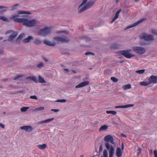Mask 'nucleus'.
Wrapping results in <instances>:
<instances>
[{
	"instance_id": "nucleus-36",
	"label": "nucleus",
	"mask_w": 157,
	"mask_h": 157,
	"mask_svg": "<svg viewBox=\"0 0 157 157\" xmlns=\"http://www.w3.org/2000/svg\"><path fill=\"white\" fill-rule=\"evenodd\" d=\"M29 109V107H23L21 109V112H25L26 111Z\"/></svg>"
},
{
	"instance_id": "nucleus-2",
	"label": "nucleus",
	"mask_w": 157,
	"mask_h": 157,
	"mask_svg": "<svg viewBox=\"0 0 157 157\" xmlns=\"http://www.w3.org/2000/svg\"><path fill=\"white\" fill-rule=\"evenodd\" d=\"M18 21L22 23L23 25L27 27H33L39 24V22L35 19H29L27 18L19 19Z\"/></svg>"
},
{
	"instance_id": "nucleus-33",
	"label": "nucleus",
	"mask_w": 157,
	"mask_h": 157,
	"mask_svg": "<svg viewBox=\"0 0 157 157\" xmlns=\"http://www.w3.org/2000/svg\"><path fill=\"white\" fill-rule=\"evenodd\" d=\"M19 5L18 4H15L10 7L11 10H13L17 8V6Z\"/></svg>"
},
{
	"instance_id": "nucleus-53",
	"label": "nucleus",
	"mask_w": 157,
	"mask_h": 157,
	"mask_svg": "<svg viewBox=\"0 0 157 157\" xmlns=\"http://www.w3.org/2000/svg\"><path fill=\"white\" fill-rule=\"evenodd\" d=\"M140 45H146V44L144 43H143L142 42H140Z\"/></svg>"
},
{
	"instance_id": "nucleus-14",
	"label": "nucleus",
	"mask_w": 157,
	"mask_h": 157,
	"mask_svg": "<svg viewBox=\"0 0 157 157\" xmlns=\"http://www.w3.org/2000/svg\"><path fill=\"white\" fill-rule=\"evenodd\" d=\"M20 129L21 130H24L27 132H30L33 130V128L30 126H24L21 127Z\"/></svg>"
},
{
	"instance_id": "nucleus-34",
	"label": "nucleus",
	"mask_w": 157,
	"mask_h": 157,
	"mask_svg": "<svg viewBox=\"0 0 157 157\" xmlns=\"http://www.w3.org/2000/svg\"><path fill=\"white\" fill-rule=\"evenodd\" d=\"M103 157H108V154L107 151L105 149L103 151Z\"/></svg>"
},
{
	"instance_id": "nucleus-15",
	"label": "nucleus",
	"mask_w": 157,
	"mask_h": 157,
	"mask_svg": "<svg viewBox=\"0 0 157 157\" xmlns=\"http://www.w3.org/2000/svg\"><path fill=\"white\" fill-rule=\"evenodd\" d=\"M89 82L88 81L83 82L75 86L76 88L82 87L89 84Z\"/></svg>"
},
{
	"instance_id": "nucleus-62",
	"label": "nucleus",
	"mask_w": 157,
	"mask_h": 157,
	"mask_svg": "<svg viewBox=\"0 0 157 157\" xmlns=\"http://www.w3.org/2000/svg\"><path fill=\"white\" fill-rule=\"evenodd\" d=\"M2 8H6L5 7H2V6H0V9H1Z\"/></svg>"
},
{
	"instance_id": "nucleus-37",
	"label": "nucleus",
	"mask_w": 157,
	"mask_h": 157,
	"mask_svg": "<svg viewBox=\"0 0 157 157\" xmlns=\"http://www.w3.org/2000/svg\"><path fill=\"white\" fill-rule=\"evenodd\" d=\"M150 31L152 33L157 35V29H152Z\"/></svg>"
},
{
	"instance_id": "nucleus-27",
	"label": "nucleus",
	"mask_w": 157,
	"mask_h": 157,
	"mask_svg": "<svg viewBox=\"0 0 157 157\" xmlns=\"http://www.w3.org/2000/svg\"><path fill=\"white\" fill-rule=\"evenodd\" d=\"M33 43L36 45H39L41 43L40 40L37 39H35L33 41Z\"/></svg>"
},
{
	"instance_id": "nucleus-51",
	"label": "nucleus",
	"mask_w": 157,
	"mask_h": 157,
	"mask_svg": "<svg viewBox=\"0 0 157 157\" xmlns=\"http://www.w3.org/2000/svg\"><path fill=\"white\" fill-rule=\"evenodd\" d=\"M115 108H123V105L116 106Z\"/></svg>"
},
{
	"instance_id": "nucleus-21",
	"label": "nucleus",
	"mask_w": 157,
	"mask_h": 157,
	"mask_svg": "<svg viewBox=\"0 0 157 157\" xmlns=\"http://www.w3.org/2000/svg\"><path fill=\"white\" fill-rule=\"evenodd\" d=\"M108 127V125L105 124L104 125L100 128L99 131L100 132H101L104 131H106Z\"/></svg>"
},
{
	"instance_id": "nucleus-1",
	"label": "nucleus",
	"mask_w": 157,
	"mask_h": 157,
	"mask_svg": "<svg viewBox=\"0 0 157 157\" xmlns=\"http://www.w3.org/2000/svg\"><path fill=\"white\" fill-rule=\"evenodd\" d=\"M104 140L106 142L105 143V147L106 149L109 150V157H113L115 153V149L114 147L110 145L109 142L116 146V143L114 140V139L112 136L111 135H108L105 136Z\"/></svg>"
},
{
	"instance_id": "nucleus-24",
	"label": "nucleus",
	"mask_w": 157,
	"mask_h": 157,
	"mask_svg": "<svg viewBox=\"0 0 157 157\" xmlns=\"http://www.w3.org/2000/svg\"><path fill=\"white\" fill-rule=\"evenodd\" d=\"M140 85L144 86H147L150 85L148 82L143 81L140 82Z\"/></svg>"
},
{
	"instance_id": "nucleus-6",
	"label": "nucleus",
	"mask_w": 157,
	"mask_h": 157,
	"mask_svg": "<svg viewBox=\"0 0 157 157\" xmlns=\"http://www.w3.org/2000/svg\"><path fill=\"white\" fill-rule=\"evenodd\" d=\"M139 37L140 39L144 40L147 41H153L155 39L152 35L144 33L141 34Z\"/></svg>"
},
{
	"instance_id": "nucleus-54",
	"label": "nucleus",
	"mask_w": 157,
	"mask_h": 157,
	"mask_svg": "<svg viewBox=\"0 0 157 157\" xmlns=\"http://www.w3.org/2000/svg\"><path fill=\"white\" fill-rule=\"evenodd\" d=\"M3 52V51L2 49H0V55L2 54Z\"/></svg>"
},
{
	"instance_id": "nucleus-19",
	"label": "nucleus",
	"mask_w": 157,
	"mask_h": 157,
	"mask_svg": "<svg viewBox=\"0 0 157 157\" xmlns=\"http://www.w3.org/2000/svg\"><path fill=\"white\" fill-rule=\"evenodd\" d=\"M36 147L40 149L44 150L46 148L47 144H38L36 146Z\"/></svg>"
},
{
	"instance_id": "nucleus-47",
	"label": "nucleus",
	"mask_w": 157,
	"mask_h": 157,
	"mask_svg": "<svg viewBox=\"0 0 157 157\" xmlns=\"http://www.w3.org/2000/svg\"><path fill=\"white\" fill-rule=\"evenodd\" d=\"M154 153L155 155V157H157V151L155 150L154 151Z\"/></svg>"
},
{
	"instance_id": "nucleus-7",
	"label": "nucleus",
	"mask_w": 157,
	"mask_h": 157,
	"mask_svg": "<svg viewBox=\"0 0 157 157\" xmlns=\"http://www.w3.org/2000/svg\"><path fill=\"white\" fill-rule=\"evenodd\" d=\"M10 33L11 34L9 36L7 40L13 43L16 42V41H14V40L17 35V33L16 32H15L12 30H10L6 31L5 33V34H7Z\"/></svg>"
},
{
	"instance_id": "nucleus-9",
	"label": "nucleus",
	"mask_w": 157,
	"mask_h": 157,
	"mask_svg": "<svg viewBox=\"0 0 157 157\" xmlns=\"http://www.w3.org/2000/svg\"><path fill=\"white\" fill-rule=\"evenodd\" d=\"M87 1L88 0H83L82 3L78 6L77 9L78 13H81L87 10L85 5Z\"/></svg>"
},
{
	"instance_id": "nucleus-5",
	"label": "nucleus",
	"mask_w": 157,
	"mask_h": 157,
	"mask_svg": "<svg viewBox=\"0 0 157 157\" xmlns=\"http://www.w3.org/2000/svg\"><path fill=\"white\" fill-rule=\"evenodd\" d=\"M132 51L139 55L144 54L146 50L144 47L140 46H134L132 47Z\"/></svg>"
},
{
	"instance_id": "nucleus-11",
	"label": "nucleus",
	"mask_w": 157,
	"mask_h": 157,
	"mask_svg": "<svg viewBox=\"0 0 157 157\" xmlns=\"http://www.w3.org/2000/svg\"><path fill=\"white\" fill-rule=\"evenodd\" d=\"M148 81L150 85L156 84L157 83V76L152 75L148 79Z\"/></svg>"
},
{
	"instance_id": "nucleus-56",
	"label": "nucleus",
	"mask_w": 157,
	"mask_h": 157,
	"mask_svg": "<svg viewBox=\"0 0 157 157\" xmlns=\"http://www.w3.org/2000/svg\"><path fill=\"white\" fill-rule=\"evenodd\" d=\"M8 80V79L7 78L4 79H2V81L3 82H5L7 81Z\"/></svg>"
},
{
	"instance_id": "nucleus-46",
	"label": "nucleus",
	"mask_w": 157,
	"mask_h": 157,
	"mask_svg": "<svg viewBox=\"0 0 157 157\" xmlns=\"http://www.w3.org/2000/svg\"><path fill=\"white\" fill-rule=\"evenodd\" d=\"M85 55H94V54L93 53H92L90 52H87L85 53Z\"/></svg>"
},
{
	"instance_id": "nucleus-17",
	"label": "nucleus",
	"mask_w": 157,
	"mask_h": 157,
	"mask_svg": "<svg viewBox=\"0 0 157 157\" xmlns=\"http://www.w3.org/2000/svg\"><path fill=\"white\" fill-rule=\"evenodd\" d=\"M95 3V1L94 0L90 1L85 4V6L87 9H88L90 8L91 7L93 6Z\"/></svg>"
},
{
	"instance_id": "nucleus-32",
	"label": "nucleus",
	"mask_w": 157,
	"mask_h": 157,
	"mask_svg": "<svg viewBox=\"0 0 157 157\" xmlns=\"http://www.w3.org/2000/svg\"><path fill=\"white\" fill-rule=\"evenodd\" d=\"M55 102L61 103H65L67 102V100L65 99H62L57 100Z\"/></svg>"
},
{
	"instance_id": "nucleus-4",
	"label": "nucleus",
	"mask_w": 157,
	"mask_h": 157,
	"mask_svg": "<svg viewBox=\"0 0 157 157\" xmlns=\"http://www.w3.org/2000/svg\"><path fill=\"white\" fill-rule=\"evenodd\" d=\"M31 13L27 11L19 10L17 12V14H15L12 15L10 17V19L11 20H13L14 21L20 23V22L18 21L19 19H24V18H19V14H30Z\"/></svg>"
},
{
	"instance_id": "nucleus-60",
	"label": "nucleus",
	"mask_w": 157,
	"mask_h": 157,
	"mask_svg": "<svg viewBox=\"0 0 157 157\" xmlns=\"http://www.w3.org/2000/svg\"><path fill=\"white\" fill-rule=\"evenodd\" d=\"M3 39V37H0V40H2Z\"/></svg>"
},
{
	"instance_id": "nucleus-43",
	"label": "nucleus",
	"mask_w": 157,
	"mask_h": 157,
	"mask_svg": "<svg viewBox=\"0 0 157 157\" xmlns=\"http://www.w3.org/2000/svg\"><path fill=\"white\" fill-rule=\"evenodd\" d=\"M138 148V151H139V153H138V155H139V154L140 153L141 151V149L139 147H138V146H136L135 147V148Z\"/></svg>"
},
{
	"instance_id": "nucleus-30",
	"label": "nucleus",
	"mask_w": 157,
	"mask_h": 157,
	"mask_svg": "<svg viewBox=\"0 0 157 157\" xmlns=\"http://www.w3.org/2000/svg\"><path fill=\"white\" fill-rule=\"evenodd\" d=\"M44 107L43 106H41L39 108H35L34 110V111H41L44 110Z\"/></svg>"
},
{
	"instance_id": "nucleus-28",
	"label": "nucleus",
	"mask_w": 157,
	"mask_h": 157,
	"mask_svg": "<svg viewBox=\"0 0 157 157\" xmlns=\"http://www.w3.org/2000/svg\"><path fill=\"white\" fill-rule=\"evenodd\" d=\"M145 69H142L137 70L136 71V72L139 74H143L145 72Z\"/></svg>"
},
{
	"instance_id": "nucleus-25",
	"label": "nucleus",
	"mask_w": 157,
	"mask_h": 157,
	"mask_svg": "<svg viewBox=\"0 0 157 157\" xmlns=\"http://www.w3.org/2000/svg\"><path fill=\"white\" fill-rule=\"evenodd\" d=\"M24 35V34H20L17 39L16 40V43H19V41L22 39Z\"/></svg>"
},
{
	"instance_id": "nucleus-31",
	"label": "nucleus",
	"mask_w": 157,
	"mask_h": 157,
	"mask_svg": "<svg viewBox=\"0 0 157 157\" xmlns=\"http://www.w3.org/2000/svg\"><path fill=\"white\" fill-rule=\"evenodd\" d=\"M106 113L107 114H112L113 115H116L117 113V112L114 111H107Z\"/></svg>"
},
{
	"instance_id": "nucleus-61",
	"label": "nucleus",
	"mask_w": 157,
	"mask_h": 157,
	"mask_svg": "<svg viewBox=\"0 0 157 157\" xmlns=\"http://www.w3.org/2000/svg\"><path fill=\"white\" fill-rule=\"evenodd\" d=\"M124 61L123 60H122V61H120V63H123V62H124Z\"/></svg>"
},
{
	"instance_id": "nucleus-16",
	"label": "nucleus",
	"mask_w": 157,
	"mask_h": 157,
	"mask_svg": "<svg viewBox=\"0 0 157 157\" xmlns=\"http://www.w3.org/2000/svg\"><path fill=\"white\" fill-rule=\"evenodd\" d=\"M115 155L117 157H121L122 155L121 149L120 147H117L115 152Z\"/></svg>"
},
{
	"instance_id": "nucleus-39",
	"label": "nucleus",
	"mask_w": 157,
	"mask_h": 157,
	"mask_svg": "<svg viewBox=\"0 0 157 157\" xmlns=\"http://www.w3.org/2000/svg\"><path fill=\"white\" fill-rule=\"evenodd\" d=\"M54 120V118H53L46 119V120H45V123L50 122L53 121Z\"/></svg>"
},
{
	"instance_id": "nucleus-55",
	"label": "nucleus",
	"mask_w": 157,
	"mask_h": 157,
	"mask_svg": "<svg viewBox=\"0 0 157 157\" xmlns=\"http://www.w3.org/2000/svg\"><path fill=\"white\" fill-rule=\"evenodd\" d=\"M121 136H123V137H126V136L123 133H121Z\"/></svg>"
},
{
	"instance_id": "nucleus-12",
	"label": "nucleus",
	"mask_w": 157,
	"mask_h": 157,
	"mask_svg": "<svg viewBox=\"0 0 157 157\" xmlns=\"http://www.w3.org/2000/svg\"><path fill=\"white\" fill-rule=\"evenodd\" d=\"M146 20V19L145 18H143L142 19H140V20L138 21H137L135 23L132 25L128 26L127 27V29H129L130 28H131L136 27V26H137V25H139V24H140V23H141L143 22V21Z\"/></svg>"
},
{
	"instance_id": "nucleus-13",
	"label": "nucleus",
	"mask_w": 157,
	"mask_h": 157,
	"mask_svg": "<svg viewBox=\"0 0 157 157\" xmlns=\"http://www.w3.org/2000/svg\"><path fill=\"white\" fill-rule=\"evenodd\" d=\"M44 43L47 45L52 46H55L56 44L54 41H51L46 39L44 40Z\"/></svg>"
},
{
	"instance_id": "nucleus-20",
	"label": "nucleus",
	"mask_w": 157,
	"mask_h": 157,
	"mask_svg": "<svg viewBox=\"0 0 157 157\" xmlns=\"http://www.w3.org/2000/svg\"><path fill=\"white\" fill-rule=\"evenodd\" d=\"M121 11V9H119L116 13L113 19H112L111 22H114L116 19H117L119 17V14Z\"/></svg>"
},
{
	"instance_id": "nucleus-26",
	"label": "nucleus",
	"mask_w": 157,
	"mask_h": 157,
	"mask_svg": "<svg viewBox=\"0 0 157 157\" xmlns=\"http://www.w3.org/2000/svg\"><path fill=\"white\" fill-rule=\"evenodd\" d=\"M38 78L39 82L40 83H44L46 82L44 80V78L41 76H39Z\"/></svg>"
},
{
	"instance_id": "nucleus-35",
	"label": "nucleus",
	"mask_w": 157,
	"mask_h": 157,
	"mask_svg": "<svg viewBox=\"0 0 157 157\" xmlns=\"http://www.w3.org/2000/svg\"><path fill=\"white\" fill-rule=\"evenodd\" d=\"M134 106L133 104H128L123 105V108H127L133 107Z\"/></svg>"
},
{
	"instance_id": "nucleus-41",
	"label": "nucleus",
	"mask_w": 157,
	"mask_h": 157,
	"mask_svg": "<svg viewBox=\"0 0 157 157\" xmlns=\"http://www.w3.org/2000/svg\"><path fill=\"white\" fill-rule=\"evenodd\" d=\"M30 98L31 99H33L35 100H37L38 99V98L37 96L35 95L31 96L30 97Z\"/></svg>"
},
{
	"instance_id": "nucleus-44",
	"label": "nucleus",
	"mask_w": 157,
	"mask_h": 157,
	"mask_svg": "<svg viewBox=\"0 0 157 157\" xmlns=\"http://www.w3.org/2000/svg\"><path fill=\"white\" fill-rule=\"evenodd\" d=\"M43 123H45V120L40 121L38 122V124H42Z\"/></svg>"
},
{
	"instance_id": "nucleus-22",
	"label": "nucleus",
	"mask_w": 157,
	"mask_h": 157,
	"mask_svg": "<svg viewBox=\"0 0 157 157\" xmlns=\"http://www.w3.org/2000/svg\"><path fill=\"white\" fill-rule=\"evenodd\" d=\"M27 79H30L35 82H37V78L34 76H29L26 78Z\"/></svg>"
},
{
	"instance_id": "nucleus-42",
	"label": "nucleus",
	"mask_w": 157,
	"mask_h": 157,
	"mask_svg": "<svg viewBox=\"0 0 157 157\" xmlns=\"http://www.w3.org/2000/svg\"><path fill=\"white\" fill-rule=\"evenodd\" d=\"M22 75H19L16 76L14 78L13 80H15L17 79H18L19 78L22 77Z\"/></svg>"
},
{
	"instance_id": "nucleus-40",
	"label": "nucleus",
	"mask_w": 157,
	"mask_h": 157,
	"mask_svg": "<svg viewBox=\"0 0 157 157\" xmlns=\"http://www.w3.org/2000/svg\"><path fill=\"white\" fill-rule=\"evenodd\" d=\"M44 63L42 62H40L37 65V67L39 68H40L41 67H43L44 66Z\"/></svg>"
},
{
	"instance_id": "nucleus-38",
	"label": "nucleus",
	"mask_w": 157,
	"mask_h": 157,
	"mask_svg": "<svg viewBox=\"0 0 157 157\" xmlns=\"http://www.w3.org/2000/svg\"><path fill=\"white\" fill-rule=\"evenodd\" d=\"M111 79L114 82H117L118 80L116 78L114 77H112L111 78Z\"/></svg>"
},
{
	"instance_id": "nucleus-10",
	"label": "nucleus",
	"mask_w": 157,
	"mask_h": 157,
	"mask_svg": "<svg viewBox=\"0 0 157 157\" xmlns=\"http://www.w3.org/2000/svg\"><path fill=\"white\" fill-rule=\"evenodd\" d=\"M53 39L58 42L67 43L69 41V39L65 36L54 37Z\"/></svg>"
},
{
	"instance_id": "nucleus-58",
	"label": "nucleus",
	"mask_w": 157,
	"mask_h": 157,
	"mask_svg": "<svg viewBox=\"0 0 157 157\" xmlns=\"http://www.w3.org/2000/svg\"><path fill=\"white\" fill-rule=\"evenodd\" d=\"M44 60L46 61H47V62L48 61V59L45 58H44Z\"/></svg>"
},
{
	"instance_id": "nucleus-18",
	"label": "nucleus",
	"mask_w": 157,
	"mask_h": 157,
	"mask_svg": "<svg viewBox=\"0 0 157 157\" xmlns=\"http://www.w3.org/2000/svg\"><path fill=\"white\" fill-rule=\"evenodd\" d=\"M33 39V37L31 36H29L27 38L23 39L22 42L23 43H26L29 42L31 40Z\"/></svg>"
},
{
	"instance_id": "nucleus-8",
	"label": "nucleus",
	"mask_w": 157,
	"mask_h": 157,
	"mask_svg": "<svg viewBox=\"0 0 157 157\" xmlns=\"http://www.w3.org/2000/svg\"><path fill=\"white\" fill-rule=\"evenodd\" d=\"M132 50V49H129L120 51L119 52L121 54L123 55L125 57L127 58L130 59L132 57L135 56V55L130 53Z\"/></svg>"
},
{
	"instance_id": "nucleus-63",
	"label": "nucleus",
	"mask_w": 157,
	"mask_h": 157,
	"mask_svg": "<svg viewBox=\"0 0 157 157\" xmlns=\"http://www.w3.org/2000/svg\"><path fill=\"white\" fill-rule=\"evenodd\" d=\"M119 0H116V2L117 3L118 2Z\"/></svg>"
},
{
	"instance_id": "nucleus-49",
	"label": "nucleus",
	"mask_w": 157,
	"mask_h": 157,
	"mask_svg": "<svg viewBox=\"0 0 157 157\" xmlns=\"http://www.w3.org/2000/svg\"><path fill=\"white\" fill-rule=\"evenodd\" d=\"M102 149H103L102 146L101 145L100 146V148H99V152H101L102 150Z\"/></svg>"
},
{
	"instance_id": "nucleus-50",
	"label": "nucleus",
	"mask_w": 157,
	"mask_h": 157,
	"mask_svg": "<svg viewBox=\"0 0 157 157\" xmlns=\"http://www.w3.org/2000/svg\"><path fill=\"white\" fill-rule=\"evenodd\" d=\"M0 127H1L2 128H5V125L2 123H0Z\"/></svg>"
},
{
	"instance_id": "nucleus-45",
	"label": "nucleus",
	"mask_w": 157,
	"mask_h": 157,
	"mask_svg": "<svg viewBox=\"0 0 157 157\" xmlns=\"http://www.w3.org/2000/svg\"><path fill=\"white\" fill-rule=\"evenodd\" d=\"M43 123H45V120L40 121L38 122V124H42Z\"/></svg>"
},
{
	"instance_id": "nucleus-52",
	"label": "nucleus",
	"mask_w": 157,
	"mask_h": 157,
	"mask_svg": "<svg viewBox=\"0 0 157 157\" xmlns=\"http://www.w3.org/2000/svg\"><path fill=\"white\" fill-rule=\"evenodd\" d=\"M124 144L123 143H122V144H121V149L122 150V151H123L124 150Z\"/></svg>"
},
{
	"instance_id": "nucleus-3",
	"label": "nucleus",
	"mask_w": 157,
	"mask_h": 157,
	"mask_svg": "<svg viewBox=\"0 0 157 157\" xmlns=\"http://www.w3.org/2000/svg\"><path fill=\"white\" fill-rule=\"evenodd\" d=\"M52 32V27L46 26L43 28L39 30L37 33L39 36H45L50 34Z\"/></svg>"
},
{
	"instance_id": "nucleus-59",
	"label": "nucleus",
	"mask_w": 157,
	"mask_h": 157,
	"mask_svg": "<svg viewBox=\"0 0 157 157\" xmlns=\"http://www.w3.org/2000/svg\"><path fill=\"white\" fill-rule=\"evenodd\" d=\"M140 0H134V1L135 2H137L139 1Z\"/></svg>"
},
{
	"instance_id": "nucleus-29",
	"label": "nucleus",
	"mask_w": 157,
	"mask_h": 157,
	"mask_svg": "<svg viewBox=\"0 0 157 157\" xmlns=\"http://www.w3.org/2000/svg\"><path fill=\"white\" fill-rule=\"evenodd\" d=\"M0 19L2 20L3 21L6 22H8L10 21L8 19L4 16H0Z\"/></svg>"
},
{
	"instance_id": "nucleus-57",
	"label": "nucleus",
	"mask_w": 157,
	"mask_h": 157,
	"mask_svg": "<svg viewBox=\"0 0 157 157\" xmlns=\"http://www.w3.org/2000/svg\"><path fill=\"white\" fill-rule=\"evenodd\" d=\"M64 71H67V72H68L69 71L67 69H64Z\"/></svg>"
},
{
	"instance_id": "nucleus-23",
	"label": "nucleus",
	"mask_w": 157,
	"mask_h": 157,
	"mask_svg": "<svg viewBox=\"0 0 157 157\" xmlns=\"http://www.w3.org/2000/svg\"><path fill=\"white\" fill-rule=\"evenodd\" d=\"M131 88V85L130 84L124 85L122 86V88L124 90H126L128 89H130Z\"/></svg>"
},
{
	"instance_id": "nucleus-64",
	"label": "nucleus",
	"mask_w": 157,
	"mask_h": 157,
	"mask_svg": "<svg viewBox=\"0 0 157 157\" xmlns=\"http://www.w3.org/2000/svg\"><path fill=\"white\" fill-rule=\"evenodd\" d=\"M80 157H83V156L82 155L80 156Z\"/></svg>"
},
{
	"instance_id": "nucleus-48",
	"label": "nucleus",
	"mask_w": 157,
	"mask_h": 157,
	"mask_svg": "<svg viewBox=\"0 0 157 157\" xmlns=\"http://www.w3.org/2000/svg\"><path fill=\"white\" fill-rule=\"evenodd\" d=\"M51 111H54L55 112H57L59 111V109H52L51 110Z\"/></svg>"
}]
</instances>
